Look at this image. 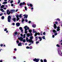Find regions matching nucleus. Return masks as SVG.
<instances>
[{
    "instance_id": "nucleus-1",
    "label": "nucleus",
    "mask_w": 62,
    "mask_h": 62,
    "mask_svg": "<svg viewBox=\"0 0 62 62\" xmlns=\"http://www.w3.org/2000/svg\"><path fill=\"white\" fill-rule=\"evenodd\" d=\"M7 14L8 15H10V13H12L13 12H15V10H12L11 11H10V12L9 11V10H7Z\"/></svg>"
},
{
    "instance_id": "nucleus-2",
    "label": "nucleus",
    "mask_w": 62,
    "mask_h": 62,
    "mask_svg": "<svg viewBox=\"0 0 62 62\" xmlns=\"http://www.w3.org/2000/svg\"><path fill=\"white\" fill-rule=\"evenodd\" d=\"M24 28L25 29V34H27V29H28V30H29V27H28L27 26H26L24 27Z\"/></svg>"
},
{
    "instance_id": "nucleus-3",
    "label": "nucleus",
    "mask_w": 62,
    "mask_h": 62,
    "mask_svg": "<svg viewBox=\"0 0 62 62\" xmlns=\"http://www.w3.org/2000/svg\"><path fill=\"white\" fill-rule=\"evenodd\" d=\"M32 30L30 29L29 30V32L30 33H28V34H26V35L27 37H30V36H32V33H31L32 32Z\"/></svg>"
},
{
    "instance_id": "nucleus-4",
    "label": "nucleus",
    "mask_w": 62,
    "mask_h": 62,
    "mask_svg": "<svg viewBox=\"0 0 62 62\" xmlns=\"http://www.w3.org/2000/svg\"><path fill=\"white\" fill-rule=\"evenodd\" d=\"M26 40L27 42H29L30 43H31L32 44L34 43V41L31 39H26Z\"/></svg>"
},
{
    "instance_id": "nucleus-5",
    "label": "nucleus",
    "mask_w": 62,
    "mask_h": 62,
    "mask_svg": "<svg viewBox=\"0 0 62 62\" xmlns=\"http://www.w3.org/2000/svg\"><path fill=\"white\" fill-rule=\"evenodd\" d=\"M25 3L24 2H23V3H21L19 4L20 7L21 8H22V7H23V5H25Z\"/></svg>"
},
{
    "instance_id": "nucleus-6",
    "label": "nucleus",
    "mask_w": 62,
    "mask_h": 62,
    "mask_svg": "<svg viewBox=\"0 0 62 62\" xmlns=\"http://www.w3.org/2000/svg\"><path fill=\"white\" fill-rule=\"evenodd\" d=\"M4 7H5V5H2L1 6L0 8V10L2 11V12H5V11L2 8H4Z\"/></svg>"
},
{
    "instance_id": "nucleus-7",
    "label": "nucleus",
    "mask_w": 62,
    "mask_h": 62,
    "mask_svg": "<svg viewBox=\"0 0 62 62\" xmlns=\"http://www.w3.org/2000/svg\"><path fill=\"white\" fill-rule=\"evenodd\" d=\"M11 19V16H9L8 18V22H10V21Z\"/></svg>"
},
{
    "instance_id": "nucleus-8",
    "label": "nucleus",
    "mask_w": 62,
    "mask_h": 62,
    "mask_svg": "<svg viewBox=\"0 0 62 62\" xmlns=\"http://www.w3.org/2000/svg\"><path fill=\"white\" fill-rule=\"evenodd\" d=\"M33 61H35L36 62H38L39 61V59H37L35 58L33 60Z\"/></svg>"
},
{
    "instance_id": "nucleus-9",
    "label": "nucleus",
    "mask_w": 62,
    "mask_h": 62,
    "mask_svg": "<svg viewBox=\"0 0 62 62\" xmlns=\"http://www.w3.org/2000/svg\"><path fill=\"white\" fill-rule=\"evenodd\" d=\"M58 54H59L60 55L62 56V51L61 52V51L60 50H58Z\"/></svg>"
},
{
    "instance_id": "nucleus-10",
    "label": "nucleus",
    "mask_w": 62,
    "mask_h": 62,
    "mask_svg": "<svg viewBox=\"0 0 62 62\" xmlns=\"http://www.w3.org/2000/svg\"><path fill=\"white\" fill-rule=\"evenodd\" d=\"M26 35V34H24L23 35V34H20L21 36L22 37H23V38H25V35Z\"/></svg>"
},
{
    "instance_id": "nucleus-11",
    "label": "nucleus",
    "mask_w": 62,
    "mask_h": 62,
    "mask_svg": "<svg viewBox=\"0 0 62 62\" xmlns=\"http://www.w3.org/2000/svg\"><path fill=\"white\" fill-rule=\"evenodd\" d=\"M16 20L17 21H18V20H19L20 19H19V15H17L16 16Z\"/></svg>"
},
{
    "instance_id": "nucleus-12",
    "label": "nucleus",
    "mask_w": 62,
    "mask_h": 62,
    "mask_svg": "<svg viewBox=\"0 0 62 62\" xmlns=\"http://www.w3.org/2000/svg\"><path fill=\"white\" fill-rule=\"evenodd\" d=\"M19 40L21 41H23V42H25V41H26V40H25V39H19Z\"/></svg>"
},
{
    "instance_id": "nucleus-13",
    "label": "nucleus",
    "mask_w": 62,
    "mask_h": 62,
    "mask_svg": "<svg viewBox=\"0 0 62 62\" xmlns=\"http://www.w3.org/2000/svg\"><path fill=\"white\" fill-rule=\"evenodd\" d=\"M38 35L39 36V35H40V34H39V33L38 32V33H35L34 34L35 37H36V36H37Z\"/></svg>"
},
{
    "instance_id": "nucleus-14",
    "label": "nucleus",
    "mask_w": 62,
    "mask_h": 62,
    "mask_svg": "<svg viewBox=\"0 0 62 62\" xmlns=\"http://www.w3.org/2000/svg\"><path fill=\"white\" fill-rule=\"evenodd\" d=\"M23 16H24V19H25V18H27V17H28V15H23Z\"/></svg>"
},
{
    "instance_id": "nucleus-15",
    "label": "nucleus",
    "mask_w": 62,
    "mask_h": 62,
    "mask_svg": "<svg viewBox=\"0 0 62 62\" xmlns=\"http://www.w3.org/2000/svg\"><path fill=\"white\" fill-rule=\"evenodd\" d=\"M20 25V23H16V25L17 26H19Z\"/></svg>"
},
{
    "instance_id": "nucleus-16",
    "label": "nucleus",
    "mask_w": 62,
    "mask_h": 62,
    "mask_svg": "<svg viewBox=\"0 0 62 62\" xmlns=\"http://www.w3.org/2000/svg\"><path fill=\"white\" fill-rule=\"evenodd\" d=\"M54 29H55V28L57 27V26H56V24H54Z\"/></svg>"
},
{
    "instance_id": "nucleus-17",
    "label": "nucleus",
    "mask_w": 62,
    "mask_h": 62,
    "mask_svg": "<svg viewBox=\"0 0 62 62\" xmlns=\"http://www.w3.org/2000/svg\"><path fill=\"white\" fill-rule=\"evenodd\" d=\"M57 31H60V27H57Z\"/></svg>"
},
{
    "instance_id": "nucleus-18",
    "label": "nucleus",
    "mask_w": 62,
    "mask_h": 62,
    "mask_svg": "<svg viewBox=\"0 0 62 62\" xmlns=\"http://www.w3.org/2000/svg\"><path fill=\"white\" fill-rule=\"evenodd\" d=\"M18 46H22V44H21V43L20 42L18 44Z\"/></svg>"
},
{
    "instance_id": "nucleus-19",
    "label": "nucleus",
    "mask_w": 62,
    "mask_h": 62,
    "mask_svg": "<svg viewBox=\"0 0 62 62\" xmlns=\"http://www.w3.org/2000/svg\"><path fill=\"white\" fill-rule=\"evenodd\" d=\"M36 26V25L35 24H33L32 25V27H33L34 28H35V27Z\"/></svg>"
},
{
    "instance_id": "nucleus-20",
    "label": "nucleus",
    "mask_w": 62,
    "mask_h": 62,
    "mask_svg": "<svg viewBox=\"0 0 62 62\" xmlns=\"http://www.w3.org/2000/svg\"><path fill=\"white\" fill-rule=\"evenodd\" d=\"M13 20L14 21V22H15L16 21V18H14L13 19Z\"/></svg>"
},
{
    "instance_id": "nucleus-21",
    "label": "nucleus",
    "mask_w": 62,
    "mask_h": 62,
    "mask_svg": "<svg viewBox=\"0 0 62 62\" xmlns=\"http://www.w3.org/2000/svg\"><path fill=\"white\" fill-rule=\"evenodd\" d=\"M29 6L31 7H33V5L31 4H30Z\"/></svg>"
},
{
    "instance_id": "nucleus-22",
    "label": "nucleus",
    "mask_w": 62,
    "mask_h": 62,
    "mask_svg": "<svg viewBox=\"0 0 62 62\" xmlns=\"http://www.w3.org/2000/svg\"><path fill=\"white\" fill-rule=\"evenodd\" d=\"M53 31L54 33H56V32L55 30H53Z\"/></svg>"
},
{
    "instance_id": "nucleus-23",
    "label": "nucleus",
    "mask_w": 62,
    "mask_h": 62,
    "mask_svg": "<svg viewBox=\"0 0 62 62\" xmlns=\"http://www.w3.org/2000/svg\"><path fill=\"white\" fill-rule=\"evenodd\" d=\"M32 48H33V47L32 46H30V49H32Z\"/></svg>"
},
{
    "instance_id": "nucleus-24",
    "label": "nucleus",
    "mask_w": 62,
    "mask_h": 62,
    "mask_svg": "<svg viewBox=\"0 0 62 62\" xmlns=\"http://www.w3.org/2000/svg\"><path fill=\"white\" fill-rule=\"evenodd\" d=\"M57 47H60V45H59V44H57L56 45Z\"/></svg>"
},
{
    "instance_id": "nucleus-25",
    "label": "nucleus",
    "mask_w": 62,
    "mask_h": 62,
    "mask_svg": "<svg viewBox=\"0 0 62 62\" xmlns=\"http://www.w3.org/2000/svg\"><path fill=\"white\" fill-rule=\"evenodd\" d=\"M7 2L5 1V2H3L2 3V4H7Z\"/></svg>"
},
{
    "instance_id": "nucleus-26",
    "label": "nucleus",
    "mask_w": 62,
    "mask_h": 62,
    "mask_svg": "<svg viewBox=\"0 0 62 62\" xmlns=\"http://www.w3.org/2000/svg\"><path fill=\"white\" fill-rule=\"evenodd\" d=\"M33 36H31L30 37V39H33Z\"/></svg>"
},
{
    "instance_id": "nucleus-27",
    "label": "nucleus",
    "mask_w": 62,
    "mask_h": 62,
    "mask_svg": "<svg viewBox=\"0 0 62 62\" xmlns=\"http://www.w3.org/2000/svg\"><path fill=\"white\" fill-rule=\"evenodd\" d=\"M19 18H22V14L20 15L19 16Z\"/></svg>"
},
{
    "instance_id": "nucleus-28",
    "label": "nucleus",
    "mask_w": 62,
    "mask_h": 62,
    "mask_svg": "<svg viewBox=\"0 0 62 62\" xmlns=\"http://www.w3.org/2000/svg\"><path fill=\"white\" fill-rule=\"evenodd\" d=\"M4 18H5V17H4V16H2L1 18V19H4Z\"/></svg>"
},
{
    "instance_id": "nucleus-29",
    "label": "nucleus",
    "mask_w": 62,
    "mask_h": 62,
    "mask_svg": "<svg viewBox=\"0 0 62 62\" xmlns=\"http://www.w3.org/2000/svg\"><path fill=\"white\" fill-rule=\"evenodd\" d=\"M24 19H23V18H22V22H24Z\"/></svg>"
},
{
    "instance_id": "nucleus-30",
    "label": "nucleus",
    "mask_w": 62,
    "mask_h": 62,
    "mask_svg": "<svg viewBox=\"0 0 62 62\" xmlns=\"http://www.w3.org/2000/svg\"><path fill=\"white\" fill-rule=\"evenodd\" d=\"M24 8L25 10H27V7H25Z\"/></svg>"
},
{
    "instance_id": "nucleus-31",
    "label": "nucleus",
    "mask_w": 62,
    "mask_h": 62,
    "mask_svg": "<svg viewBox=\"0 0 62 62\" xmlns=\"http://www.w3.org/2000/svg\"><path fill=\"white\" fill-rule=\"evenodd\" d=\"M13 2V0H12L10 1V3L11 4H12Z\"/></svg>"
},
{
    "instance_id": "nucleus-32",
    "label": "nucleus",
    "mask_w": 62,
    "mask_h": 62,
    "mask_svg": "<svg viewBox=\"0 0 62 62\" xmlns=\"http://www.w3.org/2000/svg\"><path fill=\"white\" fill-rule=\"evenodd\" d=\"M18 39H23V38L22 37H21L19 38H18Z\"/></svg>"
},
{
    "instance_id": "nucleus-33",
    "label": "nucleus",
    "mask_w": 62,
    "mask_h": 62,
    "mask_svg": "<svg viewBox=\"0 0 62 62\" xmlns=\"http://www.w3.org/2000/svg\"><path fill=\"white\" fill-rule=\"evenodd\" d=\"M32 32L33 33H35V30L34 29H33Z\"/></svg>"
},
{
    "instance_id": "nucleus-34",
    "label": "nucleus",
    "mask_w": 62,
    "mask_h": 62,
    "mask_svg": "<svg viewBox=\"0 0 62 62\" xmlns=\"http://www.w3.org/2000/svg\"><path fill=\"white\" fill-rule=\"evenodd\" d=\"M56 20H58L59 21H60V19L59 18H57L56 19Z\"/></svg>"
},
{
    "instance_id": "nucleus-35",
    "label": "nucleus",
    "mask_w": 62,
    "mask_h": 62,
    "mask_svg": "<svg viewBox=\"0 0 62 62\" xmlns=\"http://www.w3.org/2000/svg\"><path fill=\"white\" fill-rule=\"evenodd\" d=\"M39 41H37L36 43V44H38V43H39Z\"/></svg>"
},
{
    "instance_id": "nucleus-36",
    "label": "nucleus",
    "mask_w": 62,
    "mask_h": 62,
    "mask_svg": "<svg viewBox=\"0 0 62 62\" xmlns=\"http://www.w3.org/2000/svg\"><path fill=\"white\" fill-rule=\"evenodd\" d=\"M44 62H47V60L46 59H44Z\"/></svg>"
},
{
    "instance_id": "nucleus-37",
    "label": "nucleus",
    "mask_w": 62,
    "mask_h": 62,
    "mask_svg": "<svg viewBox=\"0 0 62 62\" xmlns=\"http://www.w3.org/2000/svg\"><path fill=\"white\" fill-rule=\"evenodd\" d=\"M18 2L17 4H19L20 3V0H18Z\"/></svg>"
},
{
    "instance_id": "nucleus-38",
    "label": "nucleus",
    "mask_w": 62,
    "mask_h": 62,
    "mask_svg": "<svg viewBox=\"0 0 62 62\" xmlns=\"http://www.w3.org/2000/svg\"><path fill=\"white\" fill-rule=\"evenodd\" d=\"M17 34H18V33L17 32H16L15 33V35H17Z\"/></svg>"
},
{
    "instance_id": "nucleus-39",
    "label": "nucleus",
    "mask_w": 62,
    "mask_h": 62,
    "mask_svg": "<svg viewBox=\"0 0 62 62\" xmlns=\"http://www.w3.org/2000/svg\"><path fill=\"white\" fill-rule=\"evenodd\" d=\"M26 49H30L29 47L28 46H27L26 47Z\"/></svg>"
},
{
    "instance_id": "nucleus-40",
    "label": "nucleus",
    "mask_w": 62,
    "mask_h": 62,
    "mask_svg": "<svg viewBox=\"0 0 62 62\" xmlns=\"http://www.w3.org/2000/svg\"><path fill=\"white\" fill-rule=\"evenodd\" d=\"M57 35V33H55L54 34V35L55 36H56Z\"/></svg>"
},
{
    "instance_id": "nucleus-41",
    "label": "nucleus",
    "mask_w": 62,
    "mask_h": 62,
    "mask_svg": "<svg viewBox=\"0 0 62 62\" xmlns=\"http://www.w3.org/2000/svg\"><path fill=\"white\" fill-rule=\"evenodd\" d=\"M16 43L17 44L19 43V41L18 40L17 41H16Z\"/></svg>"
},
{
    "instance_id": "nucleus-42",
    "label": "nucleus",
    "mask_w": 62,
    "mask_h": 62,
    "mask_svg": "<svg viewBox=\"0 0 62 62\" xmlns=\"http://www.w3.org/2000/svg\"><path fill=\"white\" fill-rule=\"evenodd\" d=\"M13 58L14 59H16V57L15 56H14L13 57Z\"/></svg>"
},
{
    "instance_id": "nucleus-43",
    "label": "nucleus",
    "mask_w": 62,
    "mask_h": 62,
    "mask_svg": "<svg viewBox=\"0 0 62 62\" xmlns=\"http://www.w3.org/2000/svg\"><path fill=\"white\" fill-rule=\"evenodd\" d=\"M42 38L43 39H45V36H44L43 37H42Z\"/></svg>"
},
{
    "instance_id": "nucleus-44",
    "label": "nucleus",
    "mask_w": 62,
    "mask_h": 62,
    "mask_svg": "<svg viewBox=\"0 0 62 62\" xmlns=\"http://www.w3.org/2000/svg\"><path fill=\"white\" fill-rule=\"evenodd\" d=\"M19 29L20 30H22V27H20L19 28Z\"/></svg>"
},
{
    "instance_id": "nucleus-45",
    "label": "nucleus",
    "mask_w": 62,
    "mask_h": 62,
    "mask_svg": "<svg viewBox=\"0 0 62 62\" xmlns=\"http://www.w3.org/2000/svg\"><path fill=\"white\" fill-rule=\"evenodd\" d=\"M43 35H45L46 34V33H45V32H43Z\"/></svg>"
},
{
    "instance_id": "nucleus-46",
    "label": "nucleus",
    "mask_w": 62,
    "mask_h": 62,
    "mask_svg": "<svg viewBox=\"0 0 62 62\" xmlns=\"http://www.w3.org/2000/svg\"><path fill=\"white\" fill-rule=\"evenodd\" d=\"M21 32H22V33H23V30L22 29L21 30Z\"/></svg>"
},
{
    "instance_id": "nucleus-47",
    "label": "nucleus",
    "mask_w": 62,
    "mask_h": 62,
    "mask_svg": "<svg viewBox=\"0 0 62 62\" xmlns=\"http://www.w3.org/2000/svg\"><path fill=\"white\" fill-rule=\"evenodd\" d=\"M40 61L41 62H43V60L41 59L40 60Z\"/></svg>"
},
{
    "instance_id": "nucleus-48",
    "label": "nucleus",
    "mask_w": 62,
    "mask_h": 62,
    "mask_svg": "<svg viewBox=\"0 0 62 62\" xmlns=\"http://www.w3.org/2000/svg\"><path fill=\"white\" fill-rule=\"evenodd\" d=\"M39 39H42V38L41 37H39Z\"/></svg>"
},
{
    "instance_id": "nucleus-49",
    "label": "nucleus",
    "mask_w": 62,
    "mask_h": 62,
    "mask_svg": "<svg viewBox=\"0 0 62 62\" xmlns=\"http://www.w3.org/2000/svg\"><path fill=\"white\" fill-rule=\"evenodd\" d=\"M14 51H17V49L16 48H15L14 49Z\"/></svg>"
},
{
    "instance_id": "nucleus-50",
    "label": "nucleus",
    "mask_w": 62,
    "mask_h": 62,
    "mask_svg": "<svg viewBox=\"0 0 62 62\" xmlns=\"http://www.w3.org/2000/svg\"><path fill=\"white\" fill-rule=\"evenodd\" d=\"M35 39H38V37L37 36L35 37Z\"/></svg>"
},
{
    "instance_id": "nucleus-51",
    "label": "nucleus",
    "mask_w": 62,
    "mask_h": 62,
    "mask_svg": "<svg viewBox=\"0 0 62 62\" xmlns=\"http://www.w3.org/2000/svg\"><path fill=\"white\" fill-rule=\"evenodd\" d=\"M11 6H12V7L13 6V4H11Z\"/></svg>"
},
{
    "instance_id": "nucleus-52",
    "label": "nucleus",
    "mask_w": 62,
    "mask_h": 62,
    "mask_svg": "<svg viewBox=\"0 0 62 62\" xmlns=\"http://www.w3.org/2000/svg\"><path fill=\"white\" fill-rule=\"evenodd\" d=\"M7 29H4V31H7Z\"/></svg>"
},
{
    "instance_id": "nucleus-53",
    "label": "nucleus",
    "mask_w": 62,
    "mask_h": 62,
    "mask_svg": "<svg viewBox=\"0 0 62 62\" xmlns=\"http://www.w3.org/2000/svg\"><path fill=\"white\" fill-rule=\"evenodd\" d=\"M25 22H27V21H28L27 20V19H26V20H25Z\"/></svg>"
},
{
    "instance_id": "nucleus-54",
    "label": "nucleus",
    "mask_w": 62,
    "mask_h": 62,
    "mask_svg": "<svg viewBox=\"0 0 62 62\" xmlns=\"http://www.w3.org/2000/svg\"><path fill=\"white\" fill-rule=\"evenodd\" d=\"M3 9H5V10H6V9H7V8H3Z\"/></svg>"
},
{
    "instance_id": "nucleus-55",
    "label": "nucleus",
    "mask_w": 62,
    "mask_h": 62,
    "mask_svg": "<svg viewBox=\"0 0 62 62\" xmlns=\"http://www.w3.org/2000/svg\"><path fill=\"white\" fill-rule=\"evenodd\" d=\"M0 46H1V47H2V46H3V45L2 44H0Z\"/></svg>"
},
{
    "instance_id": "nucleus-56",
    "label": "nucleus",
    "mask_w": 62,
    "mask_h": 62,
    "mask_svg": "<svg viewBox=\"0 0 62 62\" xmlns=\"http://www.w3.org/2000/svg\"><path fill=\"white\" fill-rule=\"evenodd\" d=\"M3 15V13H2L1 14H0V16H1Z\"/></svg>"
},
{
    "instance_id": "nucleus-57",
    "label": "nucleus",
    "mask_w": 62,
    "mask_h": 62,
    "mask_svg": "<svg viewBox=\"0 0 62 62\" xmlns=\"http://www.w3.org/2000/svg\"><path fill=\"white\" fill-rule=\"evenodd\" d=\"M55 23H56V24H57V23H58L57 22H55Z\"/></svg>"
},
{
    "instance_id": "nucleus-58",
    "label": "nucleus",
    "mask_w": 62,
    "mask_h": 62,
    "mask_svg": "<svg viewBox=\"0 0 62 62\" xmlns=\"http://www.w3.org/2000/svg\"><path fill=\"white\" fill-rule=\"evenodd\" d=\"M0 62H3V61L2 60H0Z\"/></svg>"
},
{
    "instance_id": "nucleus-59",
    "label": "nucleus",
    "mask_w": 62,
    "mask_h": 62,
    "mask_svg": "<svg viewBox=\"0 0 62 62\" xmlns=\"http://www.w3.org/2000/svg\"><path fill=\"white\" fill-rule=\"evenodd\" d=\"M13 25H15V23H12Z\"/></svg>"
},
{
    "instance_id": "nucleus-60",
    "label": "nucleus",
    "mask_w": 62,
    "mask_h": 62,
    "mask_svg": "<svg viewBox=\"0 0 62 62\" xmlns=\"http://www.w3.org/2000/svg\"><path fill=\"white\" fill-rule=\"evenodd\" d=\"M29 23H31V21H29Z\"/></svg>"
},
{
    "instance_id": "nucleus-61",
    "label": "nucleus",
    "mask_w": 62,
    "mask_h": 62,
    "mask_svg": "<svg viewBox=\"0 0 62 62\" xmlns=\"http://www.w3.org/2000/svg\"><path fill=\"white\" fill-rule=\"evenodd\" d=\"M53 38H54V35H53L52 36Z\"/></svg>"
},
{
    "instance_id": "nucleus-62",
    "label": "nucleus",
    "mask_w": 62,
    "mask_h": 62,
    "mask_svg": "<svg viewBox=\"0 0 62 62\" xmlns=\"http://www.w3.org/2000/svg\"><path fill=\"white\" fill-rule=\"evenodd\" d=\"M34 8H33L31 7V9H33Z\"/></svg>"
},
{
    "instance_id": "nucleus-63",
    "label": "nucleus",
    "mask_w": 62,
    "mask_h": 62,
    "mask_svg": "<svg viewBox=\"0 0 62 62\" xmlns=\"http://www.w3.org/2000/svg\"><path fill=\"white\" fill-rule=\"evenodd\" d=\"M6 8H8V5H6Z\"/></svg>"
},
{
    "instance_id": "nucleus-64",
    "label": "nucleus",
    "mask_w": 62,
    "mask_h": 62,
    "mask_svg": "<svg viewBox=\"0 0 62 62\" xmlns=\"http://www.w3.org/2000/svg\"><path fill=\"white\" fill-rule=\"evenodd\" d=\"M21 44H23V45H24V43H21Z\"/></svg>"
}]
</instances>
